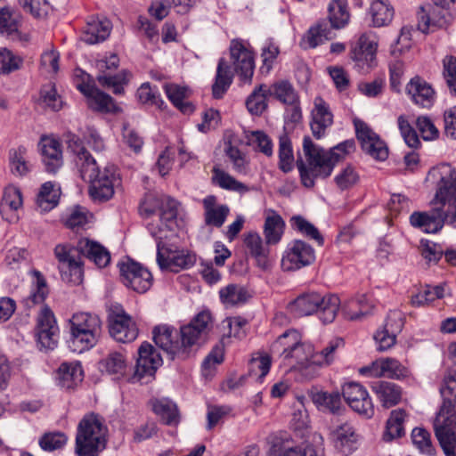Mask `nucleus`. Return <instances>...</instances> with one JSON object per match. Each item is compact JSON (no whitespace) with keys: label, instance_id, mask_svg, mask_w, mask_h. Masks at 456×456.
I'll return each instance as SVG.
<instances>
[{"label":"nucleus","instance_id":"nucleus-57","mask_svg":"<svg viewBox=\"0 0 456 456\" xmlns=\"http://www.w3.org/2000/svg\"><path fill=\"white\" fill-rule=\"evenodd\" d=\"M23 59L7 48H0V74L7 75L21 68Z\"/></svg>","mask_w":456,"mask_h":456},{"label":"nucleus","instance_id":"nucleus-3","mask_svg":"<svg viewBox=\"0 0 456 456\" xmlns=\"http://www.w3.org/2000/svg\"><path fill=\"white\" fill-rule=\"evenodd\" d=\"M354 149V140H346L327 151L315 144L309 136H305L303 156L299 155L296 161L302 184L312 188L315 179L329 177L336 164Z\"/></svg>","mask_w":456,"mask_h":456},{"label":"nucleus","instance_id":"nucleus-59","mask_svg":"<svg viewBox=\"0 0 456 456\" xmlns=\"http://www.w3.org/2000/svg\"><path fill=\"white\" fill-rule=\"evenodd\" d=\"M398 127L405 143L411 148H418L420 145V141L417 132L412 128L408 119L401 115L397 119Z\"/></svg>","mask_w":456,"mask_h":456},{"label":"nucleus","instance_id":"nucleus-25","mask_svg":"<svg viewBox=\"0 0 456 456\" xmlns=\"http://www.w3.org/2000/svg\"><path fill=\"white\" fill-rule=\"evenodd\" d=\"M333 123V114L329 104L320 96L314 100L312 110L311 129L313 134L320 139L323 136L325 130Z\"/></svg>","mask_w":456,"mask_h":456},{"label":"nucleus","instance_id":"nucleus-58","mask_svg":"<svg viewBox=\"0 0 456 456\" xmlns=\"http://www.w3.org/2000/svg\"><path fill=\"white\" fill-rule=\"evenodd\" d=\"M19 16L9 8L0 10V32L2 34L12 35L18 31Z\"/></svg>","mask_w":456,"mask_h":456},{"label":"nucleus","instance_id":"nucleus-6","mask_svg":"<svg viewBox=\"0 0 456 456\" xmlns=\"http://www.w3.org/2000/svg\"><path fill=\"white\" fill-rule=\"evenodd\" d=\"M339 305L340 299L338 296L312 291L299 295L289 304V309L297 317L316 314L319 319L327 324L335 320Z\"/></svg>","mask_w":456,"mask_h":456},{"label":"nucleus","instance_id":"nucleus-52","mask_svg":"<svg viewBox=\"0 0 456 456\" xmlns=\"http://www.w3.org/2000/svg\"><path fill=\"white\" fill-rule=\"evenodd\" d=\"M313 355L314 347L312 345L304 343L301 339L297 346L289 352V356H286L283 361H287L291 367L295 368L313 360Z\"/></svg>","mask_w":456,"mask_h":456},{"label":"nucleus","instance_id":"nucleus-21","mask_svg":"<svg viewBox=\"0 0 456 456\" xmlns=\"http://www.w3.org/2000/svg\"><path fill=\"white\" fill-rule=\"evenodd\" d=\"M343 396L349 406L356 412L367 418L374 414V406L368 391L356 382L346 383L342 389Z\"/></svg>","mask_w":456,"mask_h":456},{"label":"nucleus","instance_id":"nucleus-60","mask_svg":"<svg viewBox=\"0 0 456 456\" xmlns=\"http://www.w3.org/2000/svg\"><path fill=\"white\" fill-rule=\"evenodd\" d=\"M22 205V198L20 190L16 187H8L4 190L3 202L1 205V214L4 213L8 208L12 211H16Z\"/></svg>","mask_w":456,"mask_h":456},{"label":"nucleus","instance_id":"nucleus-51","mask_svg":"<svg viewBox=\"0 0 456 456\" xmlns=\"http://www.w3.org/2000/svg\"><path fill=\"white\" fill-rule=\"evenodd\" d=\"M269 95H273L277 100L287 105H294L298 102V96L292 85L288 81H280L269 88Z\"/></svg>","mask_w":456,"mask_h":456},{"label":"nucleus","instance_id":"nucleus-61","mask_svg":"<svg viewBox=\"0 0 456 456\" xmlns=\"http://www.w3.org/2000/svg\"><path fill=\"white\" fill-rule=\"evenodd\" d=\"M359 179L360 177L355 168L352 166H347L336 175L335 182L339 189L346 190L355 185Z\"/></svg>","mask_w":456,"mask_h":456},{"label":"nucleus","instance_id":"nucleus-33","mask_svg":"<svg viewBox=\"0 0 456 456\" xmlns=\"http://www.w3.org/2000/svg\"><path fill=\"white\" fill-rule=\"evenodd\" d=\"M371 389L384 408L393 407L402 399V388L394 382L378 380L371 384Z\"/></svg>","mask_w":456,"mask_h":456},{"label":"nucleus","instance_id":"nucleus-38","mask_svg":"<svg viewBox=\"0 0 456 456\" xmlns=\"http://www.w3.org/2000/svg\"><path fill=\"white\" fill-rule=\"evenodd\" d=\"M153 411L168 426H176L180 422L177 406L167 398L156 399L151 402Z\"/></svg>","mask_w":456,"mask_h":456},{"label":"nucleus","instance_id":"nucleus-27","mask_svg":"<svg viewBox=\"0 0 456 456\" xmlns=\"http://www.w3.org/2000/svg\"><path fill=\"white\" fill-rule=\"evenodd\" d=\"M77 249L99 268L106 267L110 262V253L97 241L82 238L77 244Z\"/></svg>","mask_w":456,"mask_h":456},{"label":"nucleus","instance_id":"nucleus-35","mask_svg":"<svg viewBox=\"0 0 456 456\" xmlns=\"http://www.w3.org/2000/svg\"><path fill=\"white\" fill-rule=\"evenodd\" d=\"M301 339L302 336L297 330H288L272 344L271 353L284 359Z\"/></svg>","mask_w":456,"mask_h":456},{"label":"nucleus","instance_id":"nucleus-55","mask_svg":"<svg viewBox=\"0 0 456 456\" xmlns=\"http://www.w3.org/2000/svg\"><path fill=\"white\" fill-rule=\"evenodd\" d=\"M331 27L330 28L325 21L317 23L315 26L310 28L305 37V42L308 46L314 48L322 44L326 40L332 37Z\"/></svg>","mask_w":456,"mask_h":456},{"label":"nucleus","instance_id":"nucleus-16","mask_svg":"<svg viewBox=\"0 0 456 456\" xmlns=\"http://www.w3.org/2000/svg\"><path fill=\"white\" fill-rule=\"evenodd\" d=\"M315 260L314 249L305 241L294 240L284 251L281 258V268L285 272L298 270L310 265Z\"/></svg>","mask_w":456,"mask_h":456},{"label":"nucleus","instance_id":"nucleus-18","mask_svg":"<svg viewBox=\"0 0 456 456\" xmlns=\"http://www.w3.org/2000/svg\"><path fill=\"white\" fill-rule=\"evenodd\" d=\"M134 379L147 383L162 364L159 353L151 344L144 342L138 349Z\"/></svg>","mask_w":456,"mask_h":456},{"label":"nucleus","instance_id":"nucleus-48","mask_svg":"<svg viewBox=\"0 0 456 456\" xmlns=\"http://www.w3.org/2000/svg\"><path fill=\"white\" fill-rule=\"evenodd\" d=\"M212 173L213 183L223 189L238 192H246L248 191V187L247 185L239 182L231 175L217 167H213Z\"/></svg>","mask_w":456,"mask_h":456},{"label":"nucleus","instance_id":"nucleus-54","mask_svg":"<svg viewBox=\"0 0 456 456\" xmlns=\"http://www.w3.org/2000/svg\"><path fill=\"white\" fill-rule=\"evenodd\" d=\"M343 346L341 338H336L329 342V344L319 352L314 351L313 362L318 366H328L331 364L335 358L337 350Z\"/></svg>","mask_w":456,"mask_h":456},{"label":"nucleus","instance_id":"nucleus-26","mask_svg":"<svg viewBox=\"0 0 456 456\" xmlns=\"http://www.w3.org/2000/svg\"><path fill=\"white\" fill-rule=\"evenodd\" d=\"M39 147L46 171L55 173L62 166V149L61 142L53 137H42Z\"/></svg>","mask_w":456,"mask_h":456},{"label":"nucleus","instance_id":"nucleus-47","mask_svg":"<svg viewBox=\"0 0 456 456\" xmlns=\"http://www.w3.org/2000/svg\"><path fill=\"white\" fill-rule=\"evenodd\" d=\"M295 158L292 144L287 134L279 137V167L284 173L291 171L294 167Z\"/></svg>","mask_w":456,"mask_h":456},{"label":"nucleus","instance_id":"nucleus-23","mask_svg":"<svg viewBox=\"0 0 456 456\" xmlns=\"http://www.w3.org/2000/svg\"><path fill=\"white\" fill-rule=\"evenodd\" d=\"M270 456H324V453L321 446L311 444L293 446L292 441L276 437L271 446Z\"/></svg>","mask_w":456,"mask_h":456},{"label":"nucleus","instance_id":"nucleus-53","mask_svg":"<svg viewBox=\"0 0 456 456\" xmlns=\"http://www.w3.org/2000/svg\"><path fill=\"white\" fill-rule=\"evenodd\" d=\"M38 102L44 109L52 111H59L63 106L61 97L58 94L55 86L51 84L41 88Z\"/></svg>","mask_w":456,"mask_h":456},{"label":"nucleus","instance_id":"nucleus-30","mask_svg":"<svg viewBox=\"0 0 456 456\" xmlns=\"http://www.w3.org/2000/svg\"><path fill=\"white\" fill-rule=\"evenodd\" d=\"M402 325L399 313L394 312L388 315L384 328L374 335L379 351H386L395 344V332L401 330Z\"/></svg>","mask_w":456,"mask_h":456},{"label":"nucleus","instance_id":"nucleus-22","mask_svg":"<svg viewBox=\"0 0 456 456\" xmlns=\"http://www.w3.org/2000/svg\"><path fill=\"white\" fill-rule=\"evenodd\" d=\"M153 340L159 348L166 352L172 360L184 359V351L180 346L179 332L173 327L159 325L152 330Z\"/></svg>","mask_w":456,"mask_h":456},{"label":"nucleus","instance_id":"nucleus-28","mask_svg":"<svg viewBox=\"0 0 456 456\" xmlns=\"http://www.w3.org/2000/svg\"><path fill=\"white\" fill-rule=\"evenodd\" d=\"M111 28V22L108 19L90 17L84 28L81 39L88 45L103 42L110 36Z\"/></svg>","mask_w":456,"mask_h":456},{"label":"nucleus","instance_id":"nucleus-63","mask_svg":"<svg viewBox=\"0 0 456 456\" xmlns=\"http://www.w3.org/2000/svg\"><path fill=\"white\" fill-rule=\"evenodd\" d=\"M413 444L422 452L432 454L433 447L430 434L424 428H415L411 432Z\"/></svg>","mask_w":456,"mask_h":456},{"label":"nucleus","instance_id":"nucleus-11","mask_svg":"<svg viewBox=\"0 0 456 456\" xmlns=\"http://www.w3.org/2000/svg\"><path fill=\"white\" fill-rule=\"evenodd\" d=\"M77 247L69 244H58L53 250L62 281L72 284L81 283L84 275L83 262L75 255Z\"/></svg>","mask_w":456,"mask_h":456},{"label":"nucleus","instance_id":"nucleus-42","mask_svg":"<svg viewBox=\"0 0 456 456\" xmlns=\"http://www.w3.org/2000/svg\"><path fill=\"white\" fill-rule=\"evenodd\" d=\"M406 417L404 410H394L390 413L386 425V430L383 435V439L390 442L395 438H399L404 435L403 422Z\"/></svg>","mask_w":456,"mask_h":456},{"label":"nucleus","instance_id":"nucleus-5","mask_svg":"<svg viewBox=\"0 0 456 456\" xmlns=\"http://www.w3.org/2000/svg\"><path fill=\"white\" fill-rule=\"evenodd\" d=\"M157 241V263L161 270L174 273L192 266L196 256L179 249V235L175 230H158L152 234Z\"/></svg>","mask_w":456,"mask_h":456},{"label":"nucleus","instance_id":"nucleus-32","mask_svg":"<svg viewBox=\"0 0 456 456\" xmlns=\"http://www.w3.org/2000/svg\"><path fill=\"white\" fill-rule=\"evenodd\" d=\"M334 447L344 455H348L355 450L357 435L354 428L349 423H343L338 426L330 433Z\"/></svg>","mask_w":456,"mask_h":456},{"label":"nucleus","instance_id":"nucleus-50","mask_svg":"<svg viewBox=\"0 0 456 456\" xmlns=\"http://www.w3.org/2000/svg\"><path fill=\"white\" fill-rule=\"evenodd\" d=\"M267 95H269V88L266 86L260 85L256 87L246 101L248 110L253 115H261L267 107Z\"/></svg>","mask_w":456,"mask_h":456},{"label":"nucleus","instance_id":"nucleus-10","mask_svg":"<svg viewBox=\"0 0 456 456\" xmlns=\"http://www.w3.org/2000/svg\"><path fill=\"white\" fill-rule=\"evenodd\" d=\"M211 314L203 311L198 314L187 325L180 329V346L184 351V359L189 357L191 348L194 346H200L208 338L211 327Z\"/></svg>","mask_w":456,"mask_h":456},{"label":"nucleus","instance_id":"nucleus-49","mask_svg":"<svg viewBox=\"0 0 456 456\" xmlns=\"http://www.w3.org/2000/svg\"><path fill=\"white\" fill-rule=\"evenodd\" d=\"M58 204V194L53 189L51 182L45 183L37 196V209L41 213L47 212L55 208Z\"/></svg>","mask_w":456,"mask_h":456},{"label":"nucleus","instance_id":"nucleus-12","mask_svg":"<svg viewBox=\"0 0 456 456\" xmlns=\"http://www.w3.org/2000/svg\"><path fill=\"white\" fill-rule=\"evenodd\" d=\"M123 284L137 293H145L152 285V275L137 262L127 259L118 264Z\"/></svg>","mask_w":456,"mask_h":456},{"label":"nucleus","instance_id":"nucleus-4","mask_svg":"<svg viewBox=\"0 0 456 456\" xmlns=\"http://www.w3.org/2000/svg\"><path fill=\"white\" fill-rule=\"evenodd\" d=\"M109 439V428L99 414L89 412L79 420L75 437L74 452L77 456H99Z\"/></svg>","mask_w":456,"mask_h":456},{"label":"nucleus","instance_id":"nucleus-40","mask_svg":"<svg viewBox=\"0 0 456 456\" xmlns=\"http://www.w3.org/2000/svg\"><path fill=\"white\" fill-rule=\"evenodd\" d=\"M370 12L374 27L387 26L394 17V9L387 0H371Z\"/></svg>","mask_w":456,"mask_h":456},{"label":"nucleus","instance_id":"nucleus-39","mask_svg":"<svg viewBox=\"0 0 456 456\" xmlns=\"http://www.w3.org/2000/svg\"><path fill=\"white\" fill-rule=\"evenodd\" d=\"M216 200L215 196H208L203 200L205 218L207 224L220 227L229 213V208L224 205L216 206Z\"/></svg>","mask_w":456,"mask_h":456},{"label":"nucleus","instance_id":"nucleus-62","mask_svg":"<svg viewBox=\"0 0 456 456\" xmlns=\"http://www.w3.org/2000/svg\"><path fill=\"white\" fill-rule=\"evenodd\" d=\"M94 216L82 208H74L66 219V225L76 228L93 224Z\"/></svg>","mask_w":456,"mask_h":456},{"label":"nucleus","instance_id":"nucleus-36","mask_svg":"<svg viewBox=\"0 0 456 456\" xmlns=\"http://www.w3.org/2000/svg\"><path fill=\"white\" fill-rule=\"evenodd\" d=\"M164 90L170 102L183 113L190 114L193 112V105L187 101L190 95V91L187 87L175 84H167L164 86Z\"/></svg>","mask_w":456,"mask_h":456},{"label":"nucleus","instance_id":"nucleus-9","mask_svg":"<svg viewBox=\"0 0 456 456\" xmlns=\"http://www.w3.org/2000/svg\"><path fill=\"white\" fill-rule=\"evenodd\" d=\"M263 234L264 239L257 232L250 230L243 234V244L249 256L255 259L256 266L268 272L273 267L269 246L281 241L283 230H263Z\"/></svg>","mask_w":456,"mask_h":456},{"label":"nucleus","instance_id":"nucleus-45","mask_svg":"<svg viewBox=\"0 0 456 456\" xmlns=\"http://www.w3.org/2000/svg\"><path fill=\"white\" fill-rule=\"evenodd\" d=\"M313 403L322 411L336 413L341 406V397L338 393H327L323 391H312Z\"/></svg>","mask_w":456,"mask_h":456},{"label":"nucleus","instance_id":"nucleus-46","mask_svg":"<svg viewBox=\"0 0 456 456\" xmlns=\"http://www.w3.org/2000/svg\"><path fill=\"white\" fill-rule=\"evenodd\" d=\"M9 159L12 173L15 175L23 176L30 171L31 165L28 159L26 147L19 146L11 150Z\"/></svg>","mask_w":456,"mask_h":456},{"label":"nucleus","instance_id":"nucleus-15","mask_svg":"<svg viewBox=\"0 0 456 456\" xmlns=\"http://www.w3.org/2000/svg\"><path fill=\"white\" fill-rule=\"evenodd\" d=\"M36 337L41 350H53L57 346L59 328L53 311L47 305L43 306L38 314Z\"/></svg>","mask_w":456,"mask_h":456},{"label":"nucleus","instance_id":"nucleus-41","mask_svg":"<svg viewBox=\"0 0 456 456\" xmlns=\"http://www.w3.org/2000/svg\"><path fill=\"white\" fill-rule=\"evenodd\" d=\"M232 82L231 68L224 59H220L212 92L215 98H221Z\"/></svg>","mask_w":456,"mask_h":456},{"label":"nucleus","instance_id":"nucleus-20","mask_svg":"<svg viewBox=\"0 0 456 456\" xmlns=\"http://www.w3.org/2000/svg\"><path fill=\"white\" fill-rule=\"evenodd\" d=\"M110 334L117 341L129 343L138 336V329L123 309H116L110 316Z\"/></svg>","mask_w":456,"mask_h":456},{"label":"nucleus","instance_id":"nucleus-8","mask_svg":"<svg viewBox=\"0 0 456 456\" xmlns=\"http://www.w3.org/2000/svg\"><path fill=\"white\" fill-rule=\"evenodd\" d=\"M157 209L160 210L159 218L166 228H181L185 225L179 212V203L175 200L155 191L145 193L139 205L140 216L143 218L151 217Z\"/></svg>","mask_w":456,"mask_h":456},{"label":"nucleus","instance_id":"nucleus-31","mask_svg":"<svg viewBox=\"0 0 456 456\" xmlns=\"http://www.w3.org/2000/svg\"><path fill=\"white\" fill-rule=\"evenodd\" d=\"M77 89L88 97L90 109L101 112H118L119 108L116 106L113 99L107 94L90 86L80 84Z\"/></svg>","mask_w":456,"mask_h":456},{"label":"nucleus","instance_id":"nucleus-34","mask_svg":"<svg viewBox=\"0 0 456 456\" xmlns=\"http://www.w3.org/2000/svg\"><path fill=\"white\" fill-rule=\"evenodd\" d=\"M84 379V371L78 362H63L58 370V385L66 390L74 389Z\"/></svg>","mask_w":456,"mask_h":456},{"label":"nucleus","instance_id":"nucleus-13","mask_svg":"<svg viewBox=\"0 0 456 456\" xmlns=\"http://www.w3.org/2000/svg\"><path fill=\"white\" fill-rule=\"evenodd\" d=\"M354 125L362 150L376 160H386L388 157V148L379 135L360 119H354Z\"/></svg>","mask_w":456,"mask_h":456},{"label":"nucleus","instance_id":"nucleus-43","mask_svg":"<svg viewBox=\"0 0 456 456\" xmlns=\"http://www.w3.org/2000/svg\"><path fill=\"white\" fill-rule=\"evenodd\" d=\"M101 368L108 374L115 375L116 379H119L126 373V358L119 352H112L101 362Z\"/></svg>","mask_w":456,"mask_h":456},{"label":"nucleus","instance_id":"nucleus-44","mask_svg":"<svg viewBox=\"0 0 456 456\" xmlns=\"http://www.w3.org/2000/svg\"><path fill=\"white\" fill-rule=\"evenodd\" d=\"M220 300L229 306L243 304L248 297V290L239 284H229L219 291Z\"/></svg>","mask_w":456,"mask_h":456},{"label":"nucleus","instance_id":"nucleus-24","mask_svg":"<svg viewBox=\"0 0 456 456\" xmlns=\"http://www.w3.org/2000/svg\"><path fill=\"white\" fill-rule=\"evenodd\" d=\"M361 373L374 378L387 377L399 379L407 375V370L396 359L387 357L380 358L373 362L370 366L362 368Z\"/></svg>","mask_w":456,"mask_h":456},{"label":"nucleus","instance_id":"nucleus-2","mask_svg":"<svg viewBox=\"0 0 456 456\" xmlns=\"http://www.w3.org/2000/svg\"><path fill=\"white\" fill-rule=\"evenodd\" d=\"M65 139L68 151L73 155V161L81 178L90 184L91 198L100 202L111 199L115 188L120 183L117 167L108 165L103 169H100L96 160L77 134L67 133Z\"/></svg>","mask_w":456,"mask_h":456},{"label":"nucleus","instance_id":"nucleus-19","mask_svg":"<svg viewBox=\"0 0 456 456\" xmlns=\"http://www.w3.org/2000/svg\"><path fill=\"white\" fill-rule=\"evenodd\" d=\"M378 37L372 31L362 33L357 45L351 50V59L362 70H369L376 59Z\"/></svg>","mask_w":456,"mask_h":456},{"label":"nucleus","instance_id":"nucleus-56","mask_svg":"<svg viewBox=\"0 0 456 456\" xmlns=\"http://www.w3.org/2000/svg\"><path fill=\"white\" fill-rule=\"evenodd\" d=\"M67 442L68 436L63 432H48L40 437L38 444L45 452H53L63 448Z\"/></svg>","mask_w":456,"mask_h":456},{"label":"nucleus","instance_id":"nucleus-29","mask_svg":"<svg viewBox=\"0 0 456 456\" xmlns=\"http://www.w3.org/2000/svg\"><path fill=\"white\" fill-rule=\"evenodd\" d=\"M406 92L415 104L423 108H430L435 102V90L419 77L411 79L406 86Z\"/></svg>","mask_w":456,"mask_h":456},{"label":"nucleus","instance_id":"nucleus-64","mask_svg":"<svg viewBox=\"0 0 456 456\" xmlns=\"http://www.w3.org/2000/svg\"><path fill=\"white\" fill-rule=\"evenodd\" d=\"M443 76L450 92L456 94V57L446 56L443 61Z\"/></svg>","mask_w":456,"mask_h":456},{"label":"nucleus","instance_id":"nucleus-1","mask_svg":"<svg viewBox=\"0 0 456 456\" xmlns=\"http://www.w3.org/2000/svg\"><path fill=\"white\" fill-rule=\"evenodd\" d=\"M428 179L436 185L430 209L413 212L409 217L411 225L456 228V169L450 164L441 163L429 170Z\"/></svg>","mask_w":456,"mask_h":456},{"label":"nucleus","instance_id":"nucleus-14","mask_svg":"<svg viewBox=\"0 0 456 456\" xmlns=\"http://www.w3.org/2000/svg\"><path fill=\"white\" fill-rule=\"evenodd\" d=\"M118 62L119 60L116 54H112L108 59L101 60L97 62V69L100 72L97 76L98 83L102 87L112 89L115 94H123V86L128 82L131 76L127 70H122L113 76L110 74L111 70L118 68Z\"/></svg>","mask_w":456,"mask_h":456},{"label":"nucleus","instance_id":"nucleus-37","mask_svg":"<svg viewBox=\"0 0 456 456\" xmlns=\"http://www.w3.org/2000/svg\"><path fill=\"white\" fill-rule=\"evenodd\" d=\"M328 18L332 28L340 29L345 28L350 20L346 1L331 0L328 5Z\"/></svg>","mask_w":456,"mask_h":456},{"label":"nucleus","instance_id":"nucleus-17","mask_svg":"<svg viewBox=\"0 0 456 456\" xmlns=\"http://www.w3.org/2000/svg\"><path fill=\"white\" fill-rule=\"evenodd\" d=\"M230 54L234 70L245 83H250L254 69L255 60L252 51L240 39H233L230 44Z\"/></svg>","mask_w":456,"mask_h":456},{"label":"nucleus","instance_id":"nucleus-7","mask_svg":"<svg viewBox=\"0 0 456 456\" xmlns=\"http://www.w3.org/2000/svg\"><path fill=\"white\" fill-rule=\"evenodd\" d=\"M70 346L74 351L82 353L94 347L102 333L100 317L87 312L76 313L69 320Z\"/></svg>","mask_w":456,"mask_h":456}]
</instances>
